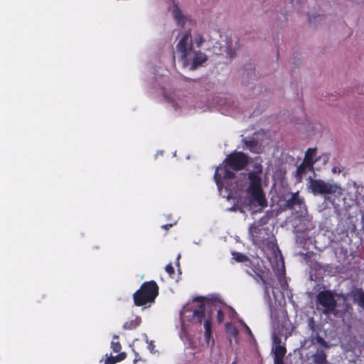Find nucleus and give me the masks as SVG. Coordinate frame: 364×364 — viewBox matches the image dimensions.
Masks as SVG:
<instances>
[{"mask_svg": "<svg viewBox=\"0 0 364 364\" xmlns=\"http://www.w3.org/2000/svg\"><path fill=\"white\" fill-rule=\"evenodd\" d=\"M249 156L242 151H234L230 153L220 165L214 174V180L219 188L223 186V179H233L235 173L232 171L243 170L249 164Z\"/></svg>", "mask_w": 364, "mask_h": 364, "instance_id": "f257e3e1", "label": "nucleus"}, {"mask_svg": "<svg viewBox=\"0 0 364 364\" xmlns=\"http://www.w3.org/2000/svg\"><path fill=\"white\" fill-rule=\"evenodd\" d=\"M176 50L183 67H189L191 70L197 69L208 60L207 55L200 50L193 49L191 31H187L176 45Z\"/></svg>", "mask_w": 364, "mask_h": 364, "instance_id": "f03ea898", "label": "nucleus"}, {"mask_svg": "<svg viewBox=\"0 0 364 364\" xmlns=\"http://www.w3.org/2000/svg\"><path fill=\"white\" fill-rule=\"evenodd\" d=\"M205 298L203 296H198L194 299V301H197L199 304L195 306L193 310L191 311V314L188 315V321L193 323H201L204 321V328L205 333L204 338L205 341L207 344H209L212 340L214 343V339L212 336V318L210 316L206 317L205 315ZM190 311L188 307H183V311L181 312V315L183 316L186 312Z\"/></svg>", "mask_w": 364, "mask_h": 364, "instance_id": "7ed1b4c3", "label": "nucleus"}, {"mask_svg": "<svg viewBox=\"0 0 364 364\" xmlns=\"http://www.w3.org/2000/svg\"><path fill=\"white\" fill-rule=\"evenodd\" d=\"M262 171H252L247 173L250 185L247 188V193L250 196V201L252 204H257L261 207H266L267 201L262 188Z\"/></svg>", "mask_w": 364, "mask_h": 364, "instance_id": "20e7f679", "label": "nucleus"}, {"mask_svg": "<svg viewBox=\"0 0 364 364\" xmlns=\"http://www.w3.org/2000/svg\"><path fill=\"white\" fill-rule=\"evenodd\" d=\"M159 291V286L155 281L144 282L133 294L134 304L142 306L154 302Z\"/></svg>", "mask_w": 364, "mask_h": 364, "instance_id": "39448f33", "label": "nucleus"}, {"mask_svg": "<svg viewBox=\"0 0 364 364\" xmlns=\"http://www.w3.org/2000/svg\"><path fill=\"white\" fill-rule=\"evenodd\" d=\"M334 291L324 289L320 291L316 296V304L317 309L321 311L323 315L333 314L338 304L335 299Z\"/></svg>", "mask_w": 364, "mask_h": 364, "instance_id": "423d86ee", "label": "nucleus"}, {"mask_svg": "<svg viewBox=\"0 0 364 364\" xmlns=\"http://www.w3.org/2000/svg\"><path fill=\"white\" fill-rule=\"evenodd\" d=\"M309 188L314 195L334 194L341 191L337 183L326 182L321 179L310 178Z\"/></svg>", "mask_w": 364, "mask_h": 364, "instance_id": "0eeeda50", "label": "nucleus"}, {"mask_svg": "<svg viewBox=\"0 0 364 364\" xmlns=\"http://www.w3.org/2000/svg\"><path fill=\"white\" fill-rule=\"evenodd\" d=\"M263 271L259 267H254L253 269V276L252 277H257L260 279L263 286H264V293L266 296L269 297V288L273 289V283H274V279H266L262 275Z\"/></svg>", "mask_w": 364, "mask_h": 364, "instance_id": "6e6552de", "label": "nucleus"}, {"mask_svg": "<svg viewBox=\"0 0 364 364\" xmlns=\"http://www.w3.org/2000/svg\"><path fill=\"white\" fill-rule=\"evenodd\" d=\"M232 258L237 262H244L245 266L247 268H250V270L246 269V272L250 275L253 276V269L254 267H258L257 265H255L252 261L245 255L238 252H232Z\"/></svg>", "mask_w": 364, "mask_h": 364, "instance_id": "1a4fd4ad", "label": "nucleus"}, {"mask_svg": "<svg viewBox=\"0 0 364 364\" xmlns=\"http://www.w3.org/2000/svg\"><path fill=\"white\" fill-rule=\"evenodd\" d=\"M282 340L279 337L274 336L273 337V348L272 352L274 359H284L286 353L287 348L284 345H282Z\"/></svg>", "mask_w": 364, "mask_h": 364, "instance_id": "9d476101", "label": "nucleus"}, {"mask_svg": "<svg viewBox=\"0 0 364 364\" xmlns=\"http://www.w3.org/2000/svg\"><path fill=\"white\" fill-rule=\"evenodd\" d=\"M343 298V302L338 305L340 309L335 308L333 315L336 317H343L347 314H351L353 312V307L351 304L347 301V298L345 295L341 296Z\"/></svg>", "mask_w": 364, "mask_h": 364, "instance_id": "9b49d317", "label": "nucleus"}, {"mask_svg": "<svg viewBox=\"0 0 364 364\" xmlns=\"http://www.w3.org/2000/svg\"><path fill=\"white\" fill-rule=\"evenodd\" d=\"M304 205V199L301 198L299 192H296L292 193L291 198L286 201L285 208L289 210H294L296 207H299V208Z\"/></svg>", "mask_w": 364, "mask_h": 364, "instance_id": "f8f14e48", "label": "nucleus"}, {"mask_svg": "<svg viewBox=\"0 0 364 364\" xmlns=\"http://www.w3.org/2000/svg\"><path fill=\"white\" fill-rule=\"evenodd\" d=\"M326 353L327 350L316 348L315 353L312 355V363L314 364H328Z\"/></svg>", "mask_w": 364, "mask_h": 364, "instance_id": "ddd939ff", "label": "nucleus"}, {"mask_svg": "<svg viewBox=\"0 0 364 364\" xmlns=\"http://www.w3.org/2000/svg\"><path fill=\"white\" fill-rule=\"evenodd\" d=\"M243 144L249 149L252 153L259 154L261 151V147L259 142L255 139H242Z\"/></svg>", "mask_w": 364, "mask_h": 364, "instance_id": "4468645a", "label": "nucleus"}, {"mask_svg": "<svg viewBox=\"0 0 364 364\" xmlns=\"http://www.w3.org/2000/svg\"><path fill=\"white\" fill-rule=\"evenodd\" d=\"M351 296L358 305L364 310V291L357 288L351 291Z\"/></svg>", "mask_w": 364, "mask_h": 364, "instance_id": "2eb2a0df", "label": "nucleus"}, {"mask_svg": "<svg viewBox=\"0 0 364 364\" xmlns=\"http://www.w3.org/2000/svg\"><path fill=\"white\" fill-rule=\"evenodd\" d=\"M314 171V166L309 164H305V161L303 160L302 163L296 168V176L299 181H301L307 171Z\"/></svg>", "mask_w": 364, "mask_h": 364, "instance_id": "dca6fc26", "label": "nucleus"}, {"mask_svg": "<svg viewBox=\"0 0 364 364\" xmlns=\"http://www.w3.org/2000/svg\"><path fill=\"white\" fill-rule=\"evenodd\" d=\"M316 148H309L304 155V161L305 164H309V165L314 166V164L317 161L316 159Z\"/></svg>", "mask_w": 364, "mask_h": 364, "instance_id": "f3484780", "label": "nucleus"}, {"mask_svg": "<svg viewBox=\"0 0 364 364\" xmlns=\"http://www.w3.org/2000/svg\"><path fill=\"white\" fill-rule=\"evenodd\" d=\"M141 318L139 316H135L134 319L127 321L123 325L124 330H134L141 323Z\"/></svg>", "mask_w": 364, "mask_h": 364, "instance_id": "a211bd4d", "label": "nucleus"}, {"mask_svg": "<svg viewBox=\"0 0 364 364\" xmlns=\"http://www.w3.org/2000/svg\"><path fill=\"white\" fill-rule=\"evenodd\" d=\"M250 234L251 237H252L253 243L255 245H259L261 242V240H259L257 235L261 232V230L255 224H252L250 226L249 228Z\"/></svg>", "mask_w": 364, "mask_h": 364, "instance_id": "6ab92c4d", "label": "nucleus"}, {"mask_svg": "<svg viewBox=\"0 0 364 364\" xmlns=\"http://www.w3.org/2000/svg\"><path fill=\"white\" fill-rule=\"evenodd\" d=\"M173 15L178 24L183 25L185 23V16H183L180 8L175 5L173 10Z\"/></svg>", "mask_w": 364, "mask_h": 364, "instance_id": "aec40b11", "label": "nucleus"}, {"mask_svg": "<svg viewBox=\"0 0 364 364\" xmlns=\"http://www.w3.org/2000/svg\"><path fill=\"white\" fill-rule=\"evenodd\" d=\"M312 337V343H314V340L316 341V342L319 344V346L316 348H322L325 350H328L330 348V345L328 343L324 340L320 335L318 333L316 335L315 337L311 336Z\"/></svg>", "mask_w": 364, "mask_h": 364, "instance_id": "412c9836", "label": "nucleus"}, {"mask_svg": "<svg viewBox=\"0 0 364 364\" xmlns=\"http://www.w3.org/2000/svg\"><path fill=\"white\" fill-rule=\"evenodd\" d=\"M204 37L200 33H196L194 35V43L198 48H200L203 43L205 42Z\"/></svg>", "mask_w": 364, "mask_h": 364, "instance_id": "4be33fe9", "label": "nucleus"}, {"mask_svg": "<svg viewBox=\"0 0 364 364\" xmlns=\"http://www.w3.org/2000/svg\"><path fill=\"white\" fill-rule=\"evenodd\" d=\"M226 331L228 334L233 337H237L238 335V331L237 328L234 326H231L230 324H228L226 326Z\"/></svg>", "mask_w": 364, "mask_h": 364, "instance_id": "5701e85b", "label": "nucleus"}, {"mask_svg": "<svg viewBox=\"0 0 364 364\" xmlns=\"http://www.w3.org/2000/svg\"><path fill=\"white\" fill-rule=\"evenodd\" d=\"M308 327L313 332L317 331V326L313 317H311L308 319Z\"/></svg>", "mask_w": 364, "mask_h": 364, "instance_id": "b1692460", "label": "nucleus"}, {"mask_svg": "<svg viewBox=\"0 0 364 364\" xmlns=\"http://www.w3.org/2000/svg\"><path fill=\"white\" fill-rule=\"evenodd\" d=\"M111 348L114 353H119L122 349L120 343L119 341H114L111 343Z\"/></svg>", "mask_w": 364, "mask_h": 364, "instance_id": "393cba45", "label": "nucleus"}, {"mask_svg": "<svg viewBox=\"0 0 364 364\" xmlns=\"http://www.w3.org/2000/svg\"><path fill=\"white\" fill-rule=\"evenodd\" d=\"M165 269H166V272L168 274V275L171 278H173V276L175 274V270H174L173 267L172 266V264L169 263L168 264H167Z\"/></svg>", "mask_w": 364, "mask_h": 364, "instance_id": "a878e982", "label": "nucleus"}, {"mask_svg": "<svg viewBox=\"0 0 364 364\" xmlns=\"http://www.w3.org/2000/svg\"><path fill=\"white\" fill-rule=\"evenodd\" d=\"M224 313L221 309H218L217 311V319L219 323H221L224 320Z\"/></svg>", "mask_w": 364, "mask_h": 364, "instance_id": "bb28decb", "label": "nucleus"}, {"mask_svg": "<svg viewBox=\"0 0 364 364\" xmlns=\"http://www.w3.org/2000/svg\"><path fill=\"white\" fill-rule=\"evenodd\" d=\"M117 362V360H116L115 356H110L107 358V360L105 361V364H114Z\"/></svg>", "mask_w": 364, "mask_h": 364, "instance_id": "cd10ccee", "label": "nucleus"}, {"mask_svg": "<svg viewBox=\"0 0 364 364\" xmlns=\"http://www.w3.org/2000/svg\"><path fill=\"white\" fill-rule=\"evenodd\" d=\"M116 360L117 362L121 361L124 360L126 358V353H120L117 355L115 356Z\"/></svg>", "mask_w": 364, "mask_h": 364, "instance_id": "c85d7f7f", "label": "nucleus"}, {"mask_svg": "<svg viewBox=\"0 0 364 364\" xmlns=\"http://www.w3.org/2000/svg\"><path fill=\"white\" fill-rule=\"evenodd\" d=\"M224 51L226 52L230 58H233L235 56V52H232V50L228 47L224 50Z\"/></svg>", "mask_w": 364, "mask_h": 364, "instance_id": "c756f323", "label": "nucleus"}, {"mask_svg": "<svg viewBox=\"0 0 364 364\" xmlns=\"http://www.w3.org/2000/svg\"><path fill=\"white\" fill-rule=\"evenodd\" d=\"M274 364H284V359H274Z\"/></svg>", "mask_w": 364, "mask_h": 364, "instance_id": "7c9ffc66", "label": "nucleus"}, {"mask_svg": "<svg viewBox=\"0 0 364 364\" xmlns=\"http://www.w3.org/2000/svg\"><path fill=\"white\" fill-rule=\"evenodd\" d=\"M171 227H172V224L164 225H162L161 228H164V229L168 230Z\"/></svg>", "mask_w": 364, "mask_h": 364, "instance_id": "2f4dec72", "label": "nucleus"}, {"mask_svg": "<svg viewBox=\"0 0 364 364\" xmlns=\"http://www.w3.org/2000/svg\"><path fill=\"white\" fill-rule=\"evenodd\" d=\"M245 328H246L247 331L248 332V333H249L251 336H252L253 335H252V331H251L250 328H249L246 324H245Z\"/></svg>", "mask_w": 364, "mask_h": 364, "instance_id": "473e14b6", "label": "nucleus"}, {"mask_svg": "<svg viewBox=\"0 0 364 364\" xmlns=\"http://www.w3.org/2000/svg\"><path fill=\"white\" fill-rule=\"evenodd\" d=\"M181 258V255L178 254V256H177V258H176V265L177 266H179V259Z\"/></svg>", "mask_w": 364, "mask_h": 364, "instance_id": "72a5a7b5", "label": "nucleus"}, {"mask_svg": "<svg viewBox=\"0 0 364 364\" xmlns=\"http://www.w3.org/2000/svg\"><path fill=\"white\" fill-rule=\"evenodd\" d=\"M113 338H114V339H118V338H119V336H114Z\"/></svg>", "mask_w": 364, "mask_h": 364, "instance_id": "f704fd0d", "label": "nucleus"}, {"mask_svg": "<svg viewBox=\"0 0 364 364\" xmlns=\"http://www.w3.org/2000/svg\"><path fill=\"white\" fill-rule=\"evenodd\" d=\"M309 23H311V22H312V18H311V17H309Z\"/></svg>", "mask_w": 364, "mask_h": 364, "instance_id": "c9c22d12", "label": "nucleus"}, {"mask_svg": "<svg viewBox=\"0 0 364 364\" xmlns=\"http://www.w3.org/2000/svg\"><path fill=\"white\" fill-rule=\"evenodd\" d=\"M152 347H154V346L153 345H150L149 348H152Z\"/></svg>", "mask_w": 364, "mask_h": 364, "instance_id": "e433bc0d", "label": "nucleus"}, {"mask_svg": "<svg viewBox=\"0 0 364 364\" xmlns=\"http://www.w3.org/2000/svg\"><path fill=\"white\" fill-rule=\"evenodd\" d=\"M232 364H237L236 361L232 362Z\"/></svg>", "mask_w": 364, "mask_h": 364, "instance_id": "4c0bfd02", "label": "nucleus"}]
</instances>
